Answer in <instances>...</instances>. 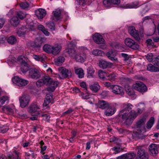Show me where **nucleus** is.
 <instances>
[{
  "instance_id": "1",
  "label": "nucleus",
  "mask_w": 159,
  "mask_h": 159,
  "mask_svg": "<svg viewBox=\"0 0 159 159\" xmlns=\"http://www.w3.org/2000/svg\"><path fill=\"white\" fill-rule=\"evenodd\" d=\"M145 107L144 104H140V108L138 109L137 112L132 110L133 106L130 103L123 104V108L120 111L121 114L122 119L124 123L127 125L131 124L134 120L137 115L141 113Z\"/></svg>"
},
{
  "instance_id": "2",
  "label": "nucleus",
  "mask_w": 159,
  "mask_h": 159,
  "mask_svg": "<svg viewBox=\"0 0 159 159\" xmlns=\"http://www.w3.org/2000/svg\"><path fill=\"white\" fill-rule=\"evenodd\" d=\"M43 79L44 84L50 86V87L47 89V90L50 92L54 91L59 84L58 81H53L49 77L47 76L43 77Z\"/></svg>"
},
{
  "instance_id": "3",
  "label": "nucleus",
  "mask_w": 159,
  "mask_h": 159,
  "mask_svg": "<svg viewBox=\"0 0 159 159\" xmlns=\"http://www.w3.org/2000/svg\"><path fill=\"white\" fill-rule=\"evenodd\" d=\"M146 120V117L144 116L139 120L136 123L135 130L138 134H142L146 132L144 126Z\"/></svg>"
},
{
  "instance_id": "4",
  "label": "nucleus",
  "mask_w": 159,
  "mask_h": 159,
  "mask_svg": "<svg viewBox=\"0 0 159 159\" xmlns=\"http://www.w3.org/2000/svg\"><path fill=\"white\" fill-rule=\"evenodd\" d=\"M58 70L59 73L56 74V77L60 79L67 78L69 76H70L72 75L71 71L66 68L63 67H59Z\"/></svg>"
},
{
  "instance_id": "5",
  "label": "nucleus",
  "mask_w": 159,
  "mask_h": 159,
  "mask_svg": "<svg viewBox=\"0 0 159 159\" xmlns=\"http://www.w3.org/2000/svg\"><path fill=\"white\" fill-rule=\"evenodd\" d=\"M25 57L22 56L19 57L17 58L18 62L21 64V70L24 74L29 69V65L25 61Z\"/></svg>"
},
{
  "instance_id": "6",
  "label": "nucleus",
  "mask_w": 159,
  "mask_h": 159,
  "mask_svg": "<svg viewBox=\"0 0 159 159\" xmlns=\"http://www.w3.org/2000/svg\"><path fill=\"white\" fill-rule=\"evenodd\" d=\"M40 109V106L35 103H33L31 104L30 106L28 111L31 114H34V115L36 116H39L40 114L42 113V111H38V110Z\"/></svg>"
},
{
  "instance_id": "7",
  "label": "nucleus",
  "mask_w": 159,
  "mask_h": 159,
  "mask_svg": "<svg viewBox=\"0 0 159 159\" xmlns=\"http://www.w3.org/2000/svg\"><path fill=\"white\" fill-rule=\"evenodd\" d=\"M41 71L35 68H30L29 71V76L31 78L37 79L41 76Z\"/></svg>"
},
{
  "instance_id": "8",
  "label": "nucleus",
  "mask_w": 159,
  "mask_h": 159,
  "mask_svg": "<svg viewBox=\"0 0 159 159\" xmlns=\"http://www.w3.org/2000/svg\"><path fill=\"white\" fill-rule=\"evenodd\" d=\"M12 81L14 84L20 87L25 86L29 83L28 80L17 76H14L12 79Z\"/></svg>"
},
{
  "instance_id": "9",
  "label": "nucleus",
  "mask_w": 159,
  "mask_h": 159,
  "mask_svg": "<svg viewBox=\"0 0 159 159\" xmlns=\"http://www.w3.org/2000/svg\"><path fill=\"white\" fill-rule=\"evenodd\" d=\"M125 44L127 46L134 49L138 48L139 45L133 40L130 38H127L125 40Z\"/></svg>"
},
{
  "instance_id": "10",
  "label": "nucleus",
  "mask_w": 159,
  "mask_h": 159,
  "mask_svg": "<svg viewBox=\"0 0 159 159\" xmlns=\"http://www.w3.org/2000/svg\"><path fill=\"white\" fill-rule=\"evenodd\" d=\"M20 105L21 107L24 108L26 106L30 101V98L28 95L25 94L19 98Z\"/></svg>"
},
{
  "instance_id": "11",
  "label": "nucleus",
  "mask_w": 159,
  "mask_h": 159,
  "mask_svg": "<svg viewBox=\"0 0 159 159\" xmlns=\"http://www.w3.org/2000/svg\"><path fill=\"white\" fill-rule=\"evenodd\" d=\"M7 157L5 155L1 154L0 155V159H20L19 153L14 151L13 153H10L7 155Z\"/></svg>"
},
{
  "instance_id": "12",
  "label": "nucleus",
  "mask_w": 159,
  "mask_h": 159,
  "mask_svg": "<svg viewBox=\"0 0 159 159\" xmlns=\"http://www.w3.org/2000/svg\"><path fill=\"white\" fill-rule=\"evenodd\" d=\"M61 10L59 9H55L52 12V19L54 21H57L61 19Z\"/></svg>"
},
{
  "instance_id": "13",
  "label": "nucleus",
  "mask_w": 159,
  "mask_h": 159,
  "mask_svg": "<svg viewBox=\"0 0 159 159\" xmlns=\"http://www.w3.org/2000/svg\"><path fill=\"white\" fill-rule=\"evenodd\" d=\"M112 91L114 93L117 94H123V89L121 87L117 85H113L111 86Z\"/></svg>"
},
{
  "instance_id": "14",
  "label": "nucleus",
  "mask_w": 159,
  "mask_h": 159,
  "mask_svg": "<svg viewBox=\"0 0 159 159\" xmlns=\"http://www.w3.org/2000/svg\"><path fill=\"white\" fill-rule=\"evenodd\" d=\"M137 149L138 150L137 155L140 158L142 159H148V154L143 148L141 147H138Z\"/></svg>"
},
{
  "instance_id": "15",
  "label": "nucleus",
  "mask_w": 159,
  "mask_h": 159,
  "mask_svg": "<svg viewBox=\"0 0 159 159\" xmlns=\"http://www.w3.org/2000/svg\"><path fill=\"white\" fill-rule=\"evenodd\" d=\"M74 58L77 61L84 62L86 58V55L84 52H78L76 54Z\"/></svg>"
},
{
  "instance_id": "16",
  "label": "nucleus",
  "mask_w": 159,
  "mask_h": 159,
  "mask_svg": "<svg viewBox=\"0 0 159 159\" xmlns=\"http://www.w3.org/2000/svg\"><path fill=\"white\" fill-rule=\"evenodd\" d=\"M93 39L94 41L97 44H103L104 43V39L102 36L99 34H95L93 36Z\"/></svg>"
},
{
  "instance_id": "17",
  "label": "nucleus",
  "mask_w": 159,
  "mask_h": 159,
  "mask_svg": "<svg viewBox=\"0 0 159 159\" xmlns=\"http://www.w3.org/2000/svg\"><path fill=\"white\" fill-rule=\"evenodd\" d=\"M107 57L112 61L118 62L117 58L116 57V52L113 50H111L108 52L106 54Z\"/></svg>"
},
{
  "instance_id": "18",
  "label": "nucleus",
  "mask_w": 159,
  "mask_h": 159,
  "mask_svg": "<svg viewBox=\"0 0 159 159\" xmlns=\"http://www.w3.org/2000/svg\"><path fill=\"white\" fill-rule=\"evenodd\" d=\"M68 46L69 48L66 49V52L70 56L75 57L76 54V52L73 48H70L71 47H73L75 46V44L73 43L72 42H70L68 44Z\"/></svg>"
},
{
  "instance_id": "19",
  "label": "nucleus",
  "mask_w": 159,
  "mask_h": 159,
  "mask_svg": "<svg viewBox=\"0 0 159 159\" xmlns=\"http://www.w3.org/2000/svg\"><path fill=\"white\" fill-rule=\"evenodd\" d=\"M150 154L153 156H155L158 153V147L155 144H152L149 147Z\"/></svg>"
},
{
  "instance_id": "20",
  "label": "nucleus",
  "mask_w": 159,
  "mask_h": 159,
  "mask_svg": "<svg viewBox=\"0 0 159 159\" xmlns=\"http://www.w3.org/2000/svg\"><path fill=\"white\" fill-rule=\"evenodd\" d=\"M106 109L104 112V114L107 116H112L114 114L116 111L115 108L112 107L110 104L109 106Z\"/></svg>"
},
{
  "instance_id": "21",
  "label": "nucleus",
  "mask_w": 159,
  "mask_h": 159,
  "mask_svg": "<svg viewBox=\"0 0 159 159\" xmlns=\"http://www.w3.org/2000/svg\"><path fill=\"white\" fill-rule=\"evenodd\" d=\"M35 15L39 19H42L46 14V11L43 9L39 8L35 11Z\"/></svg>"
},
{
  "instance_id": "22",
  "label": "nucleus",
  "mask_w": 159,
  "mask_h": 159,
  "mask_svg": "<svg viewBox=\"0 0 159 159\" xmlns=\"http://www.w3.org/2000/svg\"><path fill=\"white\" fill-rule=\"evenodd\" d=\"M136 156L134 152L124 154L118 157L117 159H133Z\"/></svg>"
},
{
  "instance_id": "23",
  "label": "nucleus",
  "mask_w": 159,
  "mask_h": 159,
  "mask_svg": "<svg viewBox=\"0 0 159 159\" xmlns=\"http://www.w3.org/2000/svg\"><path fill=\"white\" fill-rule=\"evenodd\" d=\"M52 96L50 94H47L43 104V108L46 109L49 107L48 104L52 99Z\"/></svg>"
},
{
  "instance_id": "24",
  "label": "nucleus",
  "mask_w": 159,
  "mask_h": 159,
  "mask_svg": "<svg viewBox=\"0 0 159 159\" xmlns=\"http://www.w3.org/2000/svg\"><path fill=\"white\" fill-rule=\"evenodd\" d=\"M103 3L106 7H108L111 3L118 4L120 3V0H104Z\"/></svg>"
},
{
  "instance_id": "25",
  "label": "nucleus",
  "mask_w": 159,
  "mask_h": 159,
  "mask_svg": "<svg viewBox=\"0 0 159 159\" xmlns=\"http://www.w3.org/2000/svg\"><path fill=\"white\" fill-rule=\"evenodd\" d=\"M52 54L56 55L60 52L61 47L60 45L57 44L52 46Z\"/></svg>"
},
{
  "instance_id": "26",
  "label": "nucleus",
  "mask_w": 159,
  "mask_h": 159,
  "mask_svg": "<svg viewBox=\"0 0 159 159\" xmlns=\"http://www.w3.org/2000/svg\"><path fill=\"white\" fill-rule=\"evenodd\" d=\"M33 57V58L36 60L41 61L43 63L44 62H45V60L47 58L46 56L44 54H41L39 55H34Z\"/></svg>"
},
{
  "instance_id": "27",
  "label": "nucleus",
  "mask_w": 159,
  "mask_h": 159,
  "mask_svg": "<svg viewBox=\"0 0 159 159\" xmlns=\"http://www.w3.org/2000/svg\"><path fill=\"white\" fill-rule=\"evenodd\" d=\"M109 104L107 102L102 100L98 101V106L102 109H105L109 106Z\"/></svg>"
},
{
  "instance_id": "28",
  "label": "nucleus",
  "mask_w": 159,
  "mask_h": 159,
  "mask_svg": "<svg viewBox=\"0 0 159 159\" xmlns=\"http://www.w3.org/2000/svg\"><path fill=\"white\" fill-rule=\"evenodd\" d=\"M39 43H37L36 42H32L31 43V46L33 47H39L42 43L44 42L46 40L45 37H39Z\"/></svg>"
},
{
  "instance_id": "29",
  "label": "nucleus",
  "mask_w": 159,
  "mask_h": 159,
  "mask_svg": "<svg viewBox=\"0 0 159 159\" xmlns=\"http://www.w3.org/2000/svg\"><path fill=\"white\" fill-rule=\"evenodd\" d=\"M75 72L79 78H82L84 77V73L83 70L81 68H74Z\"/></svg>"
},
{
  "instance_id": "30",
  "label": "nucleus",
  "mask_w": 159,
  "mask_h": 159,
  "mask_svg": "<svg viewBox=\"0 0 159 159\" xmlns=\"http://www.w3.org/2000/svg\"><path fill=\"white\" fill-rule=\"evenodd\" d=\"M138 3L137 2L133 3L131 4H126L123 5L122 7L125 8H134L138 7Z\"/></svg>"
},
{
  "instance_id": "31",
  "label": "nucleus",
  "mask_w": 159,
  "mask_h": 159,
  "mask_svg": "<svg viewBox=\"0 0 159 159\" xmlns=\"http://www.w3.org/2000/svg\"><path fill=\"white\" fill-rule=\"evenodd\" d=\"M147 69L148 70L151 72H159V68L156 67L151 64H148Z\"/></svg>"
},
{
  "instance_id": "32",
  "label": "nucleus",
  "mask_w": 159,
  "mask_h": 159,
  "mask_svg": "<svg viewBox=\"0 0 159 159\" xmlns=\"http://www.w3.org/2000/svg\"><path fill=\"white\" fill-rule=\"evenodd\" d=\"M10 23L12 26L16 27L19 23V21L17 17L14 16L11 19Z\"/></svg>"
},
{
  "instance_id": "33",
  "label": "nucleus",
  "mask_w": 159,
  "mask_h": 159,
  "mask_svg": "<svg viewBox=\"0 0 159 159\" xmlns=\"http://www.w3.org/2000/svg\"><path fill=\"white\" fill-rule=\"evenodd\" d=\"M38 28L39 30L42 31L46 36H49V35L50 33L48 31L47 29H46L43 25H38Z\"/></svg>"
},
{
  "instance_id": "34",
  "label": "nucleus",
  "mask_w": 159,
  "mask_h": 159,
  "mask_svg": "<svg viewBox=\"0 0 159 159\" xmlns=\"http://www.w3.org/2000/svg\"><path fill=\"white\" fill-rule=\"evenodd\" d=\"M110 65V64L109 63L103 60L100 61L99 64V66L102 69H105L109 67Z\"/></svg>"
},
{
  "instance_id": "35",
  "label": "nucleus",
  "mask_w": 159,
  "mask_h": 159,
  "mask_svg": "<svg viewBox=\"0 0 159 159\" xmlns=\"http://www.w3.org/2000/svg\"><path fill=\"white\" fill-rule=\"evenodd\" d=\"M52 46L48 44L44 45L43 47V51L48 53H52Z\"/></svg>"
},
{
  "instance_id": "36",
  "label": "nucleus",
  "mask_w": 159,
  "mask_h": 159,
  "mask_svg": "<svg viewBox=\"0 0 159 159\" xmlns=\"http://www.w3.org/2000/svg\"><path fill=\"white\" fill-rule=\"evenodd\" d=\"M142 11L141 12L142 15L147 12L150 8V5L147 4H144L141 7Z\"/></svg>"
},
{
  "instance_id": "37",
  "label": "nucleus",
  "mask_w": 159,
  "mask_h": 159,
  "mask_svg": "<svg viewBox=\"0 0 159 159\" xmlns=\"http://www.w3.org/2000/svg\"><path fill=\"white\" fill-rule=\"evenodd\" d=\"M65 60V59L64 57L62 56L59 57L55 60V64L56 65L60 66L64 61Z\"/></svg>"
},
{
  "instance_id": "38",
  "label": "nucleus",
  "mask_w": 159,
  "mask_h": 159,
  "mask_svg": "<svg viewBox=\"0 0 159 159\" xmlns=\"http://www.w3.org/2000/svg\"><path fill=\"white\" fill-rule=\"evenodd\" d=\"M90 88L92 91L96 92L99 89L100 87L98 83H96L95 84L91 85L90 86Z\"/></svg>"
},
{
  "instance_id": "39",
  "label": "nucleus",
  "mask_w": 159,
  "mask_h": 159,
  "mask_svg": "<svg viewBox=\"0 0 159 159\" xmlns=\"http://www.w3.org/2000/svg\"><path fill=\"white\" fill-rule=\"evenodd\" d=\"M2 110L5 112H7L10 114H12L14 112V110L9 106L4 107Z\"/></svg>"
},
{
  "instance_id": "40",
  "label": "nucleus",
  "mask_w": 159,
  "mask_h": 159,
  "mask_svg": "<svg viewBox=\"0 0 159 159\" xmlns=\"http://www.w3.org/2000/svg\"><path fill=\"white\" fill-rule=\"evenodd\" d=\"M87 77L89 78L93 77V75L94 73V71L92 67L91 66L89 67L87 69Z\"/></svg>"
},
{
  "instance_id": "41",
  "label": "nucleus",
  "mask_w": 159,
  "mask_h": 159,
  "mask_svg": "<svg viewBox=\"0 0 159 159\" xmlns=\"http://www.w3.org/2000/svg\"><path fill=\"white\" fill-rule=\"evenodd\" d=\"M98 74L99 78L102 80H104L105 77L107 76V73L102 70H99L98 71Z\"/></svg>"
},
{
  "instance_id": "42",
  "label": "nucleus",
  "mask_w": 159,
  "mask_h": 159,
  "mask_svg": "<svg viewBox=\"0 0 159 159\" xmlns=\"http://www.w3.org/2000/svg\"><path fill=\"white\" fill-rule=\"evenodd\" d=\"M9 98L7 96H3L0 98V107L5 102H7L9 100Z\"/></svg>"
},
{
  "instance_id": "43",
  "label": "nucleus",
  "mask_w": 159,
  "mask_h": 159,
  "mask_svg": "<svg viewBox=\"0 0 159 159\" xmlns=\"http://www.w3.org/2000/svg\"><path fill=\"white\" fill-rule=\"evenodd\" d=\"M125 88L126 92L128 95L131 96L134 94V92L130 87L128 85H126L125 86Z\"/></svg>"
},
{
  "instance_id": "44",
  "label": "nucleus",
  "mask_w": 159,
  "mask_h": 159,
  "mask_svg": "<svg viewBox=\"0 0 159 159\" xmlns=\"http://www.w3.org/2000/svg\"><path fill=\"white\" fill-rule=\"evenodd\" d=\"M92 54L95 56H102L104 54L102 51L98 49H95L93 50L92 52Z\"/></svg>"
},
{
  "instance_id": "45",
  "label": "nucleus",
  "mask_w": 159,
  "mask_h": 159,
  "mask_svg": "<svg viewBox=\"0 0 159 159\" xmlns=\"http://www.w3.org/2000/svg\"><path fill=\"white\" fill-rule=\"evenodd\" d=\"M154 121V117H151L147 123L146 127L147 129H150L152 127Z\"/></svg>"
},
{
  "instance_id": "46",
  "label": "nucleus",
  "mask_w": 159,
  "mask_h": 159,
  "mask_svg": "<svg viewBox=\"0 0 159 159\" xmlns=\"http://www.w3.org/2000/svg\"><path fill=\"white\" fill-rule=\"evenodd\" d=\"M7 41L9 43L11 44H13L16 43V40L15 36H11L8 38Z\"/></svg>"
},
{
  "instance_id": "47",
  "label": "nucleus",
  "mask_w": 159,
  "mask_h": 159,
  "mask_svg": "<svg viewBox=\"0 0 159 159\" xmlns=\"http://www.w3.org/2000/svg\"><path fill=\"white\" fill-rule=\"evenodd\" d=\"M20 7L23 9H28L30 6L28 3L26 2H22L20 4Z\"/></svg>"
},
{
  "instance_id": "48",
  "label": "nucleus",
  "mask_w": 159,
  "mask_h": 159,
  "mask_svg": "<svg viewBox=\"0 0 159 159\" xmlns=\"http://www.w3.org/2000/svg\"><path fill=\"white\" fill-rule=\"evenodd\" d=\"M138 88V91L141 92H144L147 91V87L142 82V84Z\"/></svg>"
},
{
  "instance_id": "49",
  "label": "nucleus",
  "mask_w": 159,
  "mask_h": 159,
  "mask_svg": "<svg viewBox=\"0 0 159 159\" xmlns=\"http://www.w3.org/2000/svg\"><path fill=\"white\" fill-rule=\"evenodd\" d=\"M47 27L49 28L51 31H53L55 30V26L54 23L53 22H49L46 23Z\"/></svg>"
},
{
  "instance_id": "50",
  "label": "nucleus",
  "mask_w": 159,
  "mask_h": 159,
  "mask_svg": "<svg viewBox=\"0 0 159 159\" xmlns=\"http://www.w3.org/2000/svg\"><path fill=\"white\" fill-rule=\"evenodd\" d=\"M108 80L111 81H114L116 77V75L114 73H107V76Z\"/></svg>"
},
{
  "instance_id": "51",
  "label": "nucleus",
  "mask_w": 159,
  "mask_h": 159,
  "mask_svg": "<svg viewBox=\"0 0 159 159\" xmlns=\"http://www.w3.org/2000/svg\"><path fill=\"white\" fill-rule=\"evenodd\" d=\"M39 116L43 117L44 120L48 122H49L50 120V117L49 115L47 114H43L42 112Z\"/></svg>"
},
{
  "instance_id": "52",
  "label": "nucleus",
  "mask_w": 159,
  "mask_h": 159,
  "mask_svg": "<svg viewBox=\"0 0 159 159\" xmlns=\"http://www.w3.org/2000/svg\"><path fill=\"white\" fill-rule=\"evenodd\" d=\"M8 129L7 126L0 125V132L4 133L6 132Z\"/></svg>"
},
{
  "instance_id": "53",
  "label": "nucleus",
  "mask_w": 159,
  "mask_h": 159,
  "mask_svg": "<svg viewBox=\"0 0 159 159\" xmlns=\"http://www.w3.org/2000/svg\"><path fill=\"white\" fill-rule=\"evenodd\" d=\"M141 84H142V82L137 81L133 85L132 88L138 91V88H139V87L141 85Z\"/></svg>"
},
{
  "instance_id": "54",
  "label": "nucleus",
  "mask_w": 159,
  "mask_h": 159,
  "mask_svg": "<svg viewBox=\"0 0 159 159\" xmlns=\"http://www.w3.org/2000/svg\"><path fill=\"white\" fill-rule=\"evenodd\" d=\"M17 15L21 19H23L26 16L25 13H24L21 11H19L17 13Z\"/></svg>"
},
{
  "instance_id": "55",
  "label": "nucleus",
  "mask_w": 159,
  "mask_h": 159,
  "mask_svg": "<svg viewBox=\"0 0 159 159\" xmlns=\"http://www.w3.org/2000/svg\"><path fill=\"white\" fill-rule=\"evenodd\" d=\"M152 63L154 65L159 66V56L153 59Z\"/></svg>"
},
{
  "instance_id": "56",
  "label": "nucleus",
  "mask_w": 159,
  "mask_h": 159,
  "mask_svg": "<svg viewBox=\"0 0 159 159\" xmlns=\"http://www.w3.org/2000/svg\"><path fill=\"white\" fill-rule=\"evenodd\" d=\"M133 34H134L133 35H131L133 37H134L135 39L138 41H139L140 39V38L139 36V32L138 31L136 30V32H135L134 31V32H133Z\"/></svg>"
},
{
  "instance_id": "57",
  "label": "nucleus",
  "mask_w": 159,
  "mask_h": 159,
  "mask_svg": "<svg viewBox=\"0 0 159 159\" xmlns=\"http://www.w3.org/2000/svg\"><path fill=\"white\" fill-rule=\"evenodd\" d=\"M136 32V30H135V28L134 26H130L129 28V32L131 35H133L134 34H133V32Z\"/></svg>"
},
{
  "instance_id": "58",
  "label": "nucleus",
  "mask_w": 159,
  "mask_h": 159,
  "mask_svg": "<svg viewBox=\"0 0 159 159\" xmlns=\"http://www.w3.org/2000/svg\"><path fill=\"white\" fill-rule=\"evenodd\" d=\"M35 24H34L33 22H31L27 26L28 28L31 30H34L35 29Z\"/></svg>"
},
{
  "instance_id": "59",
  "label": "nucleus",
  "mask_w": 159,
  "mask_h": 159,
  "mask_svg": "<svg viewBox=\"0 0 159 159\" xmlns=\"http://www.w3.org/2000/svg\"><path fill=\"white\" fill-rule=\"evenodd\" d=\"M37 85L39 87H40L43 85L44 84L43 80V78L39 80L36 82Z\"/></svg>"
},
{
  "instance_id": "60",
  "label": "nucleus",
  "mask_w": 159,
  "mask_h": 159,
  "mask_svg": "<svg viewBox=\"0 0 159 159\" xmlns=\"http://www.w3.org/2000/svg\"><path fill=\"white\" fill-rule=\"evenodd\" d=\"M152 57L153 55L151 53H149L146 56V58L149 61H153V60L152 59Z\"/></svg>"
},
{
  "instance_id": "61",
  "label": "nucleus",
  "mask_w": 159,
  "mask_h": 159,
  "mask_svg": "<svg viewBox=\"0 0 159 159\" xmlns=\"http://www.w3.org/2000/svg\"><path fill=\"white\" fill-rule=\"evenodd\" d=\"M73 111V110L70 108L67 111H65L64 113H63L61 115V116H64L66 115H68L70 113H71Z\"/></svg>"
},
{
  "instance_id": "62",
  "label": "nucleus",
  "mask_w": 159,
  "mask_h": 159,
  "mask_svg": "<svg viewBox=\"0 0 159 159\" xmlns=\"http://www.w3.org/2000/svg\"><path fill=\"white\" fill-rule=\"evenodd\" d=\"M113 151H115L116 153H118L122 151V149L120 148H117L114 147L112 148Z\"/></svg>"
},
{
  "instance_id": "63",
  "label": "nucleus",
  "mask_w": 159,
  "mask_h": 159,
  "mask_svg": "<svg viewBox=\"0 0 159 159\" xmlns=\"http://www.w3.org/2000/svg\"><path fill=\"white\" fill-rule=\"evenodd\" d=\"M5 22V20L3 18H0V29L3 26Z\"/></svg>"
},
{
  "instance_id": "64",
  "label": "nucleus",
  "mask_w": 159,
  "mask_h": 159,
  "mask_svg": "<svg viewBox=\"0 0 159 159\" xmlns=\"http://www.w3.org/2000/svg\"><path fill=\"white\" fill-rule=\"evenodd\" d=\"M16 63V61L13 60H7V63L10 66H12L13 65H14Z\"/></svg>"
}]
</instances>
